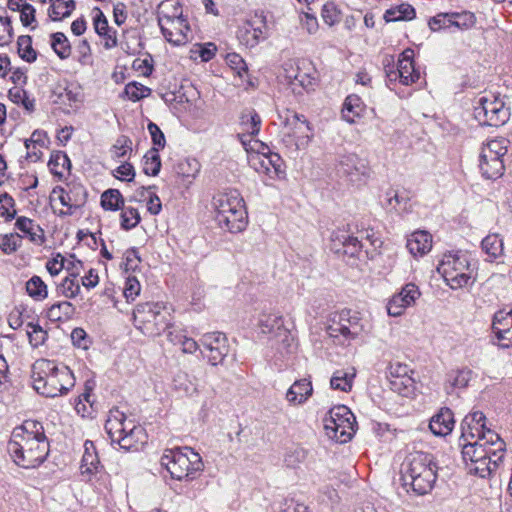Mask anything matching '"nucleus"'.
Returning a JSON list of instances; mask_svg holds the SVG:
<instances>
[{"mask_svg": "<svg viewBox=\"0 0 512 512\" xmlns=\"http://www.w3.org/2000/svg\"><path fill=\"white\" fill-rule=\"evenodd\" d=\"M147 128L155 146L154 148H158V150L164 148L166 140L161 129L153 122H150Z\"/></svg>", "mask_w": 512, "mask_h": 512, "instance_id": "nucleus-63", "label": "nucleus"}, {"mask_svg": "<svg viewBox=\"0 0 512 512\" xmlns=\"http://www.w3.org/2000/svg\"><path fill=\"white\" fill-rule=\"evenodd\" d=\"M402 480L419 495L428 493L436 480V466L431 455L424 452L410 453L402 464Z\"/></svg>", "mask_w": 512, "mask_h": 512, "instance_id": "nucleus-6", "label": "nucleus"}, {"mask_svg": "<svg viewBox=\"0 0 512 512\" xmlns=\"http://www.w3.org/2000/svg\"><path fill=\"white\" fill-rule=\"evenodd\" d=\"M420 296L421 292L417 285L414 283L406 284L388 300L386 306L388 315L392 317L403 315L405 310L413 306Z\"/></svg>", "mask_w": 512, "mask_h": 512, "instance_id": "nucleus-17", "label": "nucleus"}, {"mask_svg": "<svg viewBox=\"0 0 512 512\" xmlns=\"http://www.w3.org/2000/svg\"><path fill=\"white\" fill-rule=\"evenodd\" d=\"M51 46L61 59H66L71 54L69 41L67 37L61 32H57L52 35Z\"/></svg>", "mask_w": 512, "mask_h": 512, "instance_id": "nucleus-47", "label": "nucleus"}, {"mask_svg": "<svg viewBox=\"0 0 512 512\" xmlns=\"http://www.w3.org/2000/svg\"><path fill=\"white\" fill-rule=\"evenodd\" d=\"M313 387L311 381L301 379L295 381L286 393V400L290 405L298 406L304 404L312 395Z\"/></svg>", "mask_w": 512, "mask_h": 512, "instance_id": "nucleus-24", "label": "nucleus"}, {"mask_svg": "<svg viewBox=\"0 0 512 512\" xmlns=\"http://www.w3.org/2000/svg\"><path fill=\"white\" fill-rule=\"evenodd\" d=\"M74 307L68 301H61L51 305L47 310V317L50 321L57 322L68 319L72 316Z\"/></svg>", "mask_w": 512, "mask_h": 512, "instance_id": "nucleus-38", "label": "nucleus"}, {"mask_svg": "<svg viewBox=\"0 0 512 512\" xmlns=\"http://www.w3.org/2000/svg\"><path fill=\"white\" fill-rule=\"evenodd\" d=\"M95 32L102 39V44L106 49L117 46L116 32L109 27L108 21L100 10H97L93 19Z\"/></svg>", "mask_w": 512, "mask_h": 512, "instance_id": "nucleus-25", "label": "nucleus"}, {"mask_svg": "<svg viewBox=\"0 0 512 512\" xmlns=\"http://www.w3.org/2000/svg\"><path fill=\"white\" fill-rule=\"evenodd\" d=\"M407 248L414 257H421L431 250L432 237L426 231H416L407 239Z\"/></svg>", "mask_w": 512, "mask_h": 512, "instance_id": "nucleus-27", "label": "nucleus"}, {"mask_svg": "<svg viewBox=\"0 0 512 512\" xmlns=\"http://www.w3.org/2000/svg\"><path fill=\"white\" fill-rule=\"evenodd\" d=\"M476 22L477 18L471 11L450 12V33L470 30Z\"/></svg>", "mask_w": 512, "mask_h": 512, "instance_id": "nucleus-30", "label": "nucleus"}, {"mask_svg": "<svg viewBox=\"0 0 512 512\" xmlns=\"http://www.w3.org/2000/svg\"><path fill=\"white\" fill-rule=\"evenodd\" d=\"M447 412V408H442L438 414L431 418L429 429L435 436L445 437L448 435V420L445 417Z\"/></svg>", "mask_w": 512, "mask_h": 512, "instance_id": "nucleus-42", "label": "nucleus"}, {"mask_svg": "<svg viewBox=\"0 0 512 512\" xmlns=\"http://www.w3.org/2000/svg\"><path fill=\"white\" fill-rule=\"evenodd\" d=\"M167 337L172 344L179 345L183 353L193 354L199 349V344L194 339L178 331H169Z\"/></svg>", "mask_w": 512, "mask_h": 512, "instance_id": "nucleus-37", "label": "nucleus"}, {"mask_svg": "<svg viewBox=\"0 0 512 512\" xmlns=\"http://www.w3.org/2000/svg\"><path fill=\"white\" fill-rule=\"evenodd\" d=\"M7 449L16 465L25 469L38 467L49 453V443L42 424L27 420L16 427Z\"/></svg>", "mask_w": 512, "mask_h": 512, "instance_id": "nucleus-2", "label": "nucleus"}, {"mask_svg": "<svg viewBox=\"0 0 512 512\" xmlns=\"http://www.w3.org/2000/svg\"><path fill=\"white\" fill-rule=\"evenodd\" d=\"M59 293L65 298H75L81 291L77 278L65 277L58 286Z\"/></svg>", "mask_w": 512, "mask_h": 512, "instance_id": "nucleus-51", "label": "nucleus"}, {"mask_svg": "<svg viewBox=\"0 0 512 512\" xmlns=\"http://www.w3.org/2000/svg\"><path fill=\"white\" fill-rule=\"evenodd\" d=\"M321 16L323 21L329 26H333L340 21V12L332 2L323 5Z\"/></svg>", "mask_w": 512, "mask_h": 512, "instance_id": "nucleus-58", "label": "nucleus"}, {"mask_svg": "<svg viewBox=\"0 0 512 512\" xmlns=\"http://www.w3.org/2000/svg\"><path fill=\"white\" fill-rule=\"evenodd\" d=\"M249 165L268 180L283 179L285 177L284 162L279 154L248 156Z\"/></svg>", "mask_w": 512, "mask_h": 512, "instance_id": "nucleus-16", "label": "nucleus"}, {"mask_svg": "<svg viewBox=\"0 0 512 512\" xmlns=\"http://www.w3.org/2000/svg\"><path fill=\"white\" fill-rule=\"evenodd\" d=\"M507 154V140L490 139L484 142L479 153V169L486 179L496 180L505 171L504 157Z\"/></svg>", "mask_w": 512, "mask_h": 512, "instance_id": "nucleus-10", "label": "nucleus"}, {"mask_svg": "<svg viewBox=\"0 0 512 512\" xmlns=\"http://www.w3.org/2000/svg\"><path fill=\"white\" fill-rule=\"evenodd\" d=\"M474 115L483 125L499 127L508 121L510 112L500 97L488 94L479 97L474 107Z\"/></svg>", "mask_w": 512, "mask_h": 512, "instance_id": "nucleus-13", "label": "nucleus"}, {"mask_svg": "<svg viewBox=\"0 0 512 512\" xmlns=\"http://www.w3.org/2000/svg\"><path fill=\"white\" fill-rule=\"evenodd\" d=\"M355 424V416L344 405L333 407L323 419L325 434L339 443H346L352 438Z\"/></svg>", "mask_w": 512, "mask_h": 512, "instance_id": "nucleus-11", "label": "nucleus"}, {"mask_svg": "<svg viewBox=\"0 0 512 512\" xmlns=\"http://www.w3.org/2000/svg\"><path fill=\"white\" fill-rule=\"evenodd\" d=\"M483 251L491 258H497L502 254L503 241L497 234H490L482 240Z\"/></svg>", "mask_w": 512, "mask_h": 512, "instance_id": "nucleus-44", "label": "nucleus"}, {"mask_svg": "<svg viewBox=\"0 0 512 512\" xmlns=\"http://www.w3.org/2000/svg\"><path fill=\"white\" fill-rule=\"evenodd\" d=\"M15 227L27 236L29 240L35 244H42L44 242V232L41 227L33 220L27 217H19L15 222Z\"/></svg>", "mask_w": 512, "mask_h": 512, "instance_id": "nucleus-29", "label": "nucleus"}, {"mask_svg": "<svg viewBox=\"0 0 512 512\" xmlns=\"http://www.w3.org/2000/svg\"><path fill=\"white\" fill-rule=\"evenodd\" d=\"M69 165V158L62 152L53 154L48 162L50 171L57 176H62Z\"/></svg>", "mask_w": 512, "mask_h": 512, "instance_id": "nucleus-52", "label": "nucleus"}, {"mask_svg": "<svg viewBox=\"0 0 512 512\" xmlns=\"http://www.w3.org/2000/svg\"><path fill=\"white\" fill-rule=\"evenodd\" d=\"M358 158L355 154L343 156L340 161V169L344 174L351 175L358 170Z\"/></svg>", "mask_w": 512, "mask_h": 512, "instance_id": "nucleus-64", "label": "nucleus"}, {"mask_svg": "<svg viewBox=\"0 0 512 512\" xmlns=\"http://www.w3.org/2000/svg\"><path fill=\"white\" fill-rule=\"evenodd\" d=\"M242 145L244 146L246 152L248 153V156L268 155L272 153L270 151V148L265 143L254 138H242Z\"/></svg>", "mask_w": 512, "mask_h": 512, "instance_id": "nucleus-54", "label": "nucleus"}, {"mask_svg": "<svg viewBox=\"0 0 512 512\" xmlns=\"http://www.w3.org/2000/svg\"><path fill=\"white\" fill-rule=\"evenodd\" d=\"M141 220L139 211L133 207H122L120 225L124 230L135 228Z\"/></svg>", "mask_w": 512, "mask_h": 512, "instance_id": "nucleus-48", "label": "nucleus"}, {"mask_svg": "<svg viewBox=\"0 0 512 512\" xmlns=\"http://www.w3.org/2000/svg\"><path fill=\"white\" fill-rule=\"evenodd\" d=\"M124 93L129 100L135 102L149 96L150 89L140 83L131 82L125 86Z\"/></svg>", "mask_w": 512, "mask_h": 512, "instance_id": "nucleus-55", "label": "nucleus"}, {"mask_svg": "<svg viewBox=\"0 0 512 512\" xmlns=\"http://www.w3.org/2000/svg\"><path fill=\"white\" fill-rule=\"evenodd\" d=\"M158 148L149 150L143 159V171L146 175L156 176L161 167V160L158 154Z\"/></svg>", "mask_w": 512, "mask_h": 512, "instance_id": "nucleus-45", "label": "nucleus"}, {"mask_svg": "<svg viewBox=\"0 0 512 512\" xmlns=\"http://www.w3.org/2000/svg\"><path fill=\"white\" fill-rule=\"evenodd\" d=\"M364 111V104L359 96L349 95L344 102L342 109V118L352 124L359 118Z\"/></svg>", "mask_w": 512, "mask_h": 512, "instance_id": "nucleus-33", "label": "nucleus"}, {"mask_svg": "<svg viewBox=\"0 0 512 512\" xmlns=\"http://www.w3.org/2000/svg\"><path fill=\"white\" fill-rule=\"evenodd\" d=\"M157 19L165 40L174 46H182L192 40V30L183 8L177 0H164L157 8Z\"/></svg>", "mask_w": 512, "mask_h": 512, "instance_id": "nucleus-5", "label": "nucleus"}, {"mask_svg": "<svg viewBox=\"0 0 512 512\" xmlns=\"http://www.w3.org/2000/svg\"><path fill=\"white\" fill-rule=\"evenodd\" d=\"M485 420V415L480 411L466 416L461 424V434L463 432H472L475 436L474 440H476L479 434H486L488 430L485 429Z\"/></svg>", "mask_w": 512, "mask_h": 512, "instance_id": "nucleus-32", "label": "nucleus"}, {"mask_svg": "<svg viewBox=\"0 0 512 512\" xmlns=\"http://www.w3.org/2000/svg\"><path fill=\"white\" fill-rule=\"evenodd\" d=\"M390 389L402 396H409L414 389V380L412 377H402L393 379L389 382Z\"/></svg>", "mask_w": 512, "mask_h": 512, "instance_id": "nucleus-53", "label": "nucleus"}, {"mask_svg": "<svg viewBox=\"0 0 512 512\" xmlns=\"http://www.w3.org/2000/svg\"><path fill=\"white\" fill-rule=\"evenodd\" d=\"M133 422L128 421L125 414L117 408L109 411L108 418L105 423V429L112 442H117Z\"/></svg>", "mask_w": 512, "mask_h": 512, "instance_id": "nucleus-23", "label": "nucleus"}, {"mask_svg": "<svg viewBox=\"0 0 512 512\" xmlns=\"http://www.w3.org/2000/svg\"><path fill=\"white\" fill-rule=\"evenodd\" d=\"M75 7L73 0H55L50 7L49 15L53 20L68 17Z\"/></svg>", "mask_w": 512, "mask_h": 512, "instance_id": "nucleus-43", "label": "nucleus"}, {"mask_svg": "<svg viewBox=\"0 0 512 512\" xmlns=\"http://www.w3.org/2000/svg\"><path fill=\"white\" fill-rule=\"evenodd\" d=\"M268 36V26L263 16L255 15L240 30L239 38L245 45L253 47Z\"/></svg>", "mask_w": 512, "mask_h": 512, "instance_id": "nucleus-21", "label": "nucleus"}, {"mask_svg": "<svg viewBox=\"0 0 512 512\" xmlns=\"http://www.w3.org/2000/svg\"><path fill=\"white\" fill-rule=\"evenodd\" d=\"M414 51L412 49L404 50L399 57L397 66V79L404 84L410 85L420 78V73L414 67Z\"/></svg>", "mask_w": 512, "mask_h": 512, "instance_id": "nucleus-22", "label": "nucleus"}, {"mask_svg": "<svg viewBox=\"0 0 512 512\" xmlns=\"http://www.w3.org/2000/svg\"><path fill=\"white\" fill-rule=\"evenodd\" d=\"M48 142L46 132L42 130H35L29 139L25 140V147L27 149V157L38 160L42 157V149L46 148Z\"/></svg>", "mask_w": 512, "mask_h": 512, "instance_id": "nucleus-31", "label": "nucleus"}, {"mask_svg": "<svg viewBox=\"0 0 512 512\" xmlns=\"http://www.w3.org/2000/svg\"><path fill=\"white\" fill-rule=\"evenodd\" d=\"M27 294L35 301H43L48 297V288L41 277L32 276L25 285Z\"/></svg>", "mask_w": 512, "mask_h": 512, "instance_id": "nucleus-36", "label": "nucleus"}, {"mask_svg": "<svg viewBox=\"0 0 512 512\" xmlns=\"http://www.w3.org/2000/svg\"><path fill=\"white\" fill-rule=\"evenodd\" d=\"M160 463L178 481L193 479L203 469L201 456L189 447L166 450Z\"/></svg>", "mask_w": 512, "mask_h": 512, "instance_id": "nucleus-7", "label": "nucleus"}, {"mask_svg": "<svg viewBox=\"0 0 512 512\" xmlns=\"http://www.w3.org/2000/svg\"><path fill=\"white\" fill-rule=\"evenodd\" d=\"M170 318L169 310L161 303L139 304L133 313L135 327L148 337H156L165 331Z\"/></svg>", "mask_w": 512, "mask_h": 512, "instance_id": "nucleus-8", "label": "nucleus"}, {"mask_svg": "<svg viewBox=\"0 0 512 512\" xmlns=\"http://www.w3.org/2000/svg\"><path fill=\"white\" fill-rule=\"evenodd\" d=\"M500 328L503 330L512 329V309L508 312L501 310L495 313L492 323L493 333L500 331Z\"/></svg>", "mask_w": 512, "mask_h": 512, "instance_id": "nucleus-56", "label": "nucleus"}, {"mask_svg": "<svg viewBox=\"0 0 512 512\" xmlns=\"http://www.w3.org/2000/svg\"><path fill=\"white\" fill-rule=\"evenodd\" d=\"M27 336L29 343L33 347H39L43 345L47 339V331L44 330L38 323L29 322L27 324Z\"/></svg>", "mask_w": 512, "mask_h": 512, "instance_id": "nucleus-49", "label": "nucleus"}, {"mask_svg": "<svg viewBox=\"0 0 512 512\" xmlns=\"http://www.w3.org/2000/svg\"><path fill=\"white\" fill-rule=\"evenodd\" d=\"M146 433L140 426H136L134 423L127 429L117 442L120 447L124 450H138L140 446L146 443Z\"/></svg>", "mask_w": 512, "mask_h": 512, "instance_id": "nucleus-26", "label": "nucleus"}, {"mask_svg": "<svg viewBox=\"0 0 512 512\" xmlns=\"http://www.w3.org/2000/svg\"><path fill=\"white\" fill-rule=\"evenodd\" d=\"M333 240H338L344 247L347 249L345 250V253H350L353 255L355 252H357L361 248L360 241L357 237L350 236V235H333Z\"/></svg>", "mask_w": 512, "mask_h": 512, "instance_id": "nucleus-59", "label": "nucleus"}, {"mask_svg": "<svg viewBox=\"0 0 512 512\" xmlns=\"http://www.w3.org/2000/svg\"><path fill=\"white\" fill-rule=\"evenodd\" d=\"M283 124V139L287 146H294L295 150L308 147L311 142V128L303 115L291 110H284L279 113Z\"/></svg>", "mask_w": 512, "mask_h": 512, "instance_id": "nucleus-12", "label": "nucleus"}, {"mask_svg": "<svg viewBox=\"0 0 512 512\" xmlns=\"http://www.w3.org/2000/svg\"><path fill=\"white\" fill-rule=\"evenodd\" d=\"M17 44L19 56L23 60L29 63L34 62L36 60L37 53L32 47V39L30 36H20L18 38Z\"/></svg>", "mask_w": 512, "mask_h": 512, "instance_id": "nucleus-50", "label": "nucleus"}, {"mask_svg": "<svg viewBox=\"0 0 512 512\" xmlns=\"http://www.w3.org/2000/svg\"><path fill=\"white\" fill-rule=\"evenodd\" d=\"M131 151V141L127 137H120L111 149V153L115 158H123Z\"/></svg>", "mask_w": 512, "mask_h": 512, "instance_id": "nucleus-61", "label": "nucleus"}, {"mask_svg": "<svg viewBox=\"0 0 512 512\" xmlns=\"http://www.w3.org/2000/svg\"><path fill=\"white\" fill-rule=\"evenodd\" d=\"M363 331V325L359 322V319L349 318L348 312H342L339 315V322L333 321L327 328V333L330 337L337 338L343 336L346 339H355Z\"/></svg>", "mask_w": 512, "mask_h": 512, "instance_id": "nucleus-20", "label": "nucleus"}, {"mask_svg": "<svg viewBox=\"0 0 512 512\" xmlns=\"http://www.w3.org/2000/svg\"><path fill=\"white\" fill-rule=\"evenodd\" d=\"M84 451L80 461V475L85 481H92L102 470L98 451L94 442L86 440L83 445Z\"/></svg>", "mask_w": 512, "mask_h": 512, "instance_id": "nucleus-19", "label": "nucleus"}, {"mask_svg": "<svg viewBox=\"0 0 512 512\" xmlns=\"http://www.w3.org/2000/svg\"><path fill=\"white\" fill-rule=\"evenodd\" d=\"M261 118L254 111H248L242 114L241 117V129L242 133L239 134L240 139H247V137L253 138L260 131Z\"/></svg>", "mask_w": 512, "mask_h": 512, "instance_id": "nucleus-35", "label": "nucleus"}, {"mask_svg": "<svg viewBox=\"0 0 512 512\" xmlns=\"http://www.w3.org/2000/svg\"><path fill=\"white\" fill-rule=\"evenodd\" d=\"M123 203L122 195L117 189H109L101 195V206L105 210L116 211Z\"/></svg>", "mask_w": 512, "mask_h": 512, "instance_id": "nucleus-46", "label": "nucleus"}, {"mask_svg": "<svg viewBox=\"0 0 512 512\" xmlns=\"http://www.w3.org/2000/svg\"><path fill=\"white\" fill-rule=\"evenodd\" d=\"M22 238L18 233L0 234V251L6 255L15 253L22 245Z\"/></svg>", "mask_w": 512, "mask_h": 512, "instance_id": "nucleus-40", "label": "nucleus"}, {"mask_svg": "<svg viewBox=\"0 0 512 512\" xmlns=\"http://www.w3.org/2000/svg\"><path fill=\"white\" fill-rule=\"evenodd\" d=\"M356 377V369L352 366L337 369L333 372L330 379V387L333 390L350 392Z\"/></svg>", "mask_w": 512, "mask_h": 512, "instance_id": "nucleus-28", "label": "nucleus"}, {"mask_svg": "<svg viewBox=\"0 0 512 512\" xmlns=\"http://www.w3.org/2000/svg\"><path fill=\"white\" fill-rule=\"evenodd\" d=\"M260 333L270 335L272 338H279L284 346L289 347L292 341L291 334L284 327L283 317L277 314H262L258 320Z\"/></svg>", "mask_w": 512, "mask_h": 512, "instance_id": "nucleus-18", "label": "nucleus"}, {"mask_svg": "<svg viewBox=\"0 0 512 512\" xmlns=\"http://www.w3.org/2000/svg\"><path fill=\"white\" fill-rule=\"evenodd\" d=\"M141 286L136 278H127L123 288V295L127 302H132L139 295Z\"/></svg>", "mask_w": 512, "mask_h": 512, "instance_id": "nucleus-60", "label": "nucleus"}, {"mask_svg": "<svg viewBox=\"0 0 512 512\" xmlns=\"http://www.w3.org/2000/svg\"><path fill=\"white\" fill-rule=\"evenodd\" d=\"M173 386L186 396H193L198 392L197 384L184 372H179L173 378Z\"/></svg>", "mask_w": 512, "mask_h": 512, "instance_id": "nucleus-39", "label": "nucleus"}, {"mask_svg": "<svg viewBox=\"0 0 512 512\" xmlns=\"http://www.w3.org/2000/svg\"><path fill=\"white\" fill-rule=\"evenodd\" d=\"M475 436L463 432L458 441L461 458L468 474L486 478L498 467L505 452V442L492 430Z\"/></svg>", "mask_w": 512, "mask_h": 512, "instance_id": "nucleus-1", "label": "nucleus"}, {"mask_svg": "<svg viewBox=\"0 0 512 512\" xmlns=\"http://www.w3.org/2000/svg\"><path fill=\"white\" fill-rule=\"evenodd\" d=\"M415 9L409 4H401L395 9H389L384 14L387 22L411 20L415 17Z\"/></svg>", "mask_w": 512, "mask_h": 512, "instance_id": "nucleus-41", "label": "nucleus"}, {"mask_svg": "<svg viewBox=\"0 0 512 512\" xmlns=\"http://www.w3.org/2000/svg\"><path fill=\"white\" fill-rule=\"evenodd\" d=\"M478 261L466 250L450 254V289L470 290L478 277Z\"/></svg>", "mask_w": 512, "mask_h": 512, "instance_id": "nucleus-9", "label": "nucleus"}, {"mask_svg": "<svg viewBox=\"0 0 512 512\" xmlns=\"http://www.w3.org/2000/svg\"><path fill=\"white\" fill-rule=\"evenodd\" d=\"M83 98L82 89L74 84L66 86L63 92L58 95L59 102L72 110H76L80 107Z\"/></svg>", "mask_w": 512, "mask_h": 512, "instance_id": "nucleus-34", "label": "nucleus"}, {"mask_svg": "<svg viewBox=\"0 0 512 512\" xmlns=\"http://www.w3.org/2000/svg\"><path fill=\"white\" fill-rule=\"evenodd\" d=\"M215 220L231 233L242 232L248 225L245 202L239 191L229 190L213 197Z\"/></svg>", "mask_w": 512, "mask_h": 512, "instance_id": "nucleus-4", "label": "nucleus"}, {"mask_svg": "<svg viewBox=\"0 0 512 512\" xmlns=\"http://www.w3.org/2000/svg\"><path fill=\"white\" fill-rule=\"evenodd\" d=\"M65 267L66 258L61 254H57L46 263L47 271L51 276H57L62 270L65 269Z\"/></svg>", "mask_w": 512, "mask_h": 512, "instance_id": "nucleus-62", "label": "nucleus"}, {"mask_svg": "<svg viewBox=\"0 0 512 512\" xmlns=\"http://www.w3.org/2000/svg\"><path fill=\"white\" fill-rule=\"evenodd\" d=\"M16 215L15 203L13 198L7 193L0 195V216L5 220H12Z\"/></svg>", "mask_w": 512, "mask_h": 512, "instance_id": "nucleus-57", "label": "nucleus"}, {"mask_svg": "<svg viewBox=\"0 0 512 512\" xmlns=\"http://www.w3.org/2000/svg\"><path fill=\"white\" fill-rule=\"evenodd\" d=\"M31 379L37 393L52 398L66 395L75 385V377L68 367H59L47 359L33 364Z\"/></svg>", "mask_w": 512, "mask_h": 512, "instance_id": "nucleus-3", "label": "nucleus"}, {"mask_svg": "<svg viewBox=\"0 0 512 512\" xmlns=\"http://www.w3.org/2000/svg\"><path fill=\"white\" fill-rule=\"evenodd\" d=\"M200 343L203 347L201 351L203 357L212 366L221 365L229 353L228 339L221 332L204 334L200 339Z\"/></svg>", "mask_w": 512, "mask_h": 512, "instance_id": "nucleus-15", "label": "nucleus"}, {"mask_svg": "<svg viewBox=\"0 0 512 512\" xmlns=\"http://www.w3.org/2000/svg\"><path fill=\"white\" fill-rule=\"evenodd\" d=\"M87 198V192L81 184H68L64 187H55L50 195V202L55 212L60 216L71 215L81 208Z\"/></svg>", "mask_w": 512, "mask_h": 512, "instance_id": "nucleus-14", "label": "nucleus"}]
</instances>
